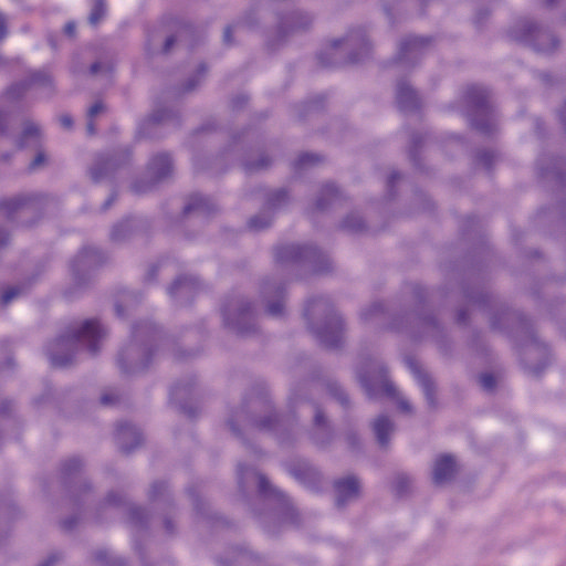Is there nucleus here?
<instances>
[{"instance_id":"f704fd0d","label":"nucleus","mask_w":566,"mask_h":566,"mask_svg":"<svg viewBox=\"0 0 566 566\" xmlns=\"http://www.w3.org/2000/svg\"><path fill=\"white\" fill-rule=\"evenodd\" d=\"M104 111V105L101 103V102H96L95 104H93L88 112H87V117H88V123H87V133L90 135H93L95 133V127H94V124H93V118L95 116H97L99 113H102Z\"/></svg>"},{"instance_id":"680f3d73","label":"nucleus","mask_w":566,"mask_h":566,"mask_svg":"<svg viewBox=\"0 0 566 566\" xmlns=\"http://www.w3.org/2000/svg\"><path fill=\"white\" fill-rule=\"evenodd\" d=\"M399 178H400L399 174L395 171V172L390 174V176L388 178V184L391 185L396 179H399Z\"/></svg>"},{"instance_id":"4468645a","label":"nucleus","mask_w":566,"mask_h":566,"mask_svg":"<svg viewBox=\"0 0 566 566\" xmlns=\"http://www.w3.org/2000/svg\"><path fill=\"white\" fill-rule=\"evenodd\" d=\"M250 478H254V479L258 480L259 491L263 495H274V496H277V497L282 496V494H281V492L279 490H276V489H274V488H272L270 485V483H269V481L266 480L265 476H263L262 474L256 472L251 467H245V465L239 464L238 465L239 483L243 485V484L248 483Z\"/></svg>"},{"instance_id":"e2e57ef3","label":"nucleus","mask_w":566,"mask_h":566,"mask_svg":"<svg viewBox=\"0 0 566 566\" xmlns=\"http://www.w3.org/2000/svg\"><path fill=\"white\" fill-rule=\"evenodd\" d=\"M560 118L566 124V103L564 104V106L560 111Z\"/></svg>"},{"instance_id":"4c0bfd02","label":"nucleus","mask_w":566,"mask_h":566,"mask_svg":"<svg viewBox=\"0 0 566 566\" xmlns=\"http://www.w3.org/2000/svg\"><path fill=\"white\" fill-rule=\"evenodd\" d=\"M382 312H384L382 304L375 303L361 312V317H363V319L368 321V319H371L374 316L382 314Z\"/></svg>"},{"instance_id":"13d9d810","label":"nucleus","mask_w":566,"mask_h":566,"mask_svg":"<svg viewBox=\"0 0 566 566\" xmlns=\"http://www.w3.org/2000/svg\"><path fill=\"white\" fill-rule=\"evenodd\" d=\"M106 501L109 504H116V503H119L122 501V497L118 496V499H115V494L111 493V494H108Z\"/></svg>"},{"instance_id":"e433bc0d","label":"nucleus","mask_w":566,"mask_h":566,"mask_svg":"<svg viewBox=\"0 0 566 566\" xmlns=\"http://www.w3.org/2000/svg\"><path fill=\"white\" fill-rule=\"evenodd\" d=\"M22 293L20 286H10L1 295V302L3 305H8L12 300L17 298Z\"/></svg>"},{"instance_id":"09e8293b","label":"nucleus","mask_w":566,"mask_h":566,"mask_svg":"<svg viewBox=\"0 0 566 566\" xmlns=\"http://www.w3.org/2000/svg\"><path fill=\"white\" fill-rule=\"evenodd\" d=\"M122 229H127V224L123 223V224H118V226L114 227V229L112 231V238L114 240H119L124 237V234L120 233Z\"/></svg>"},{"instance_id":"8fccbe9b","label":"nucleus","mask_w":566,"mask_h":566,"mask_svg":"<svg viewBox=\"0 0 566 566\" xmlns=\"http://www.w3.org/2000/svg\"><path fill=\"white\" fill-rule=\"evenodd\" d=\"M45 159V156L43 153H39L35 158L33 159L32 164H31V168L32 169H36L38 167H40L42 165V163L44 161Z\"/></svg>"},{"instance_id":"4be33fe9","label":"nucleus","mask_w":566,"mask_h":566,"mask_svg":"<svg viewBox=\"0 0 566 566\" xmlns=\"http://www.w3.org/2000/svg\"><path fill=\"white\" fill-rule=\"evenodd\" d=\"M214 203L207 197L195 195L189 198V201L184 208L185 214L197 212L199 214H209L214 210Z\"/></svg>"},{"instance_id":"39448f33","label":"nucleus","mask_w":566,"mask_h":566,"mask_svg":"<svg viewBox=\"0 0 566 566\" xmlns=\"http://www.w3.org/2000/svg\"><path fill=\"white\" fill-rule=\"evenodd\" d=\"M488 98L486 90L481 86L472 85L467 91V101L472 108L471 124L482 133H491L495 127V118Z\"/></svg>"},{"instance_id":"0e129e2a","label":"nucleus","mask_w":566,"mask_h":566,"mask_svg":"<svg viewBox=\"0 0 566 566\" xmlns=\"http://www.w3.org/2000/svg\"><path fill=\"white\" fill-rule=\"evenodd\" d=\"M350 62H359L361 61V56H359L357 53L352 54Z\"/></svg>"},{"instance_id":"473e14b6","label":"nucleus","mask_w":566,"mask_h":566,"mask_svg":"<svg viewBox=\"0 0 566 566\" xmlns=\"http://www.w3.org/2000/svg\"><path fill=\"white\" fill-rule=\"evenodd\" d=\"M337 196V188L332 184L326 185L322 190V197L317 200V209H324L328 205V202H325V198H328L332 201L336 199Z\"/></svg>"},{"instance_id":"a211bd4d","label":"nucleus","mask_w":566,"mask_h":566,"mask_svg":"<svg viewBox=\"0 0 566 566\" xmlns=\"http://www.w3.org/2000/svg\"><path fill=\"white\" fill-rule=\"evenodd\" d=\"M332 49L338 51L358 49L364 55L369 52V43L364 34L360 32H354L348 34L344 39L335 40L332 44Z\"/></svg>"},{"instance_id":"0eeeda50","label":"nucleus","mask_w":566,"mask_h":566,"mask_svg":"<svg viewBox=\"0 0 566 566\" xmlns=\"http://www.w3.org/2000/svg\"><path fill=\"white\" fill-rule=\"evenodd\" d=\"M224 323L240 334H247L254 328V314L251 304L242 298L229 301L223 310Z\"/></svg>"},{"instance_id":"ea45409f","label":"nucleus","mask_w":566,"mask_h":566,"mask_svg":"<svg viewBox=\"0 0 566 566\" xmlns=\"http://www.w3.org/2000/svg\"><path fill=\"white\" fill-rule=\"evenodd\" d=\"M286 199V192L285 190H277L271 195L269 198V205L270 207L274 208L280 206L282 202H284Z\"/></svg>"},{"instance_id":"cd10ccee","label":"nucleus","mask_w":566,"mask_h":566,"mask_svg":"<svg viewBox=\"0 0 566 566\" xmlns=\"http://www.w3.org/2000/svg\"><path fill=\"white\" fill-rule=\"evenodd\" d=\"M107 13L106 0H91V12L88 15V22L92 25H97Z\"/></svg>"},{"instance_id":"1a4fd4ad","label":"nucleus","mask_w":566,"mask_h":566,"mask_svg":"<svg viewBox=\"0 0 566 566\" xmlns=\"http://www.w3.org/2000/svg\"><path fill=\"white\" fill-rule=\"evenodd\" d=\"M359 380L367 395L370 397L379 394L391 397L395 396V387L388 380L387 371L382 366L378 368L377 374L373 377L366 374H359Z\"/></svg>"},{"instance_id":"bf43d9fd","label":"nucleus","mask_w":566,"mask_h":566,"mask_svg":"<svg viewBox=\"0 0 566 566\" xmlns=\"http://www.w3.org/2000/svg\"><path fill=\"white\" fill-rule=\"evenodd\" d=\"M57 558L56 556H50L44 563H42L40 566H53L56 563Z\"/></svg>"},{"instance_id":"f3484780","label":"nucleus","mask_w":566,"mask_h":566,"mask_svg":"<svg viewBox=\"0 0 566 566\" xmlns=\"http://www.w3.org/2000/svg\"><path fill=\"white\" fill-rule=\"evenodd\" d=\"M396 98L399 108L403 112L415 111L420 106L417 93L406 82L397 84Z\"/></svg>"},{"instance_id":"9d476101","label":"nucleus","mask_w":566,"mask_h":566,"mask_svg":"<svg viewBox=\"0 0 566 566\" xmlns=\"http://www.w3.org/2000/svg\"><path fill=\"white\" fill-rule=\"evenodd\" d=\"M429 38L419 35H409L405 38L399 48V62L407 64L416 61L424 50L430 45Z\"/></svg>"},{"instance_id":"7c9ffc66","label":"nucleus","mask_w":566,"mask_h":566,"mask_svg":"<svg viewBox=\"0 0 566 566\" xmlns=\"http://www.w3.org/2000/svg\"><path fill=\"white\" fill-rule=\"evenodd\" d=\"M274 294L275 296H277V298L273 302H269L268 304V313L271 315V316H274V317H277L280 315L283 314V311H284V304H283V297H282V294H283V291L281 287H276L274 290Z\"/></svg>"},{"instance_id":"a18cd8bd","label":"nucleus","mask_w":566,"mask_h":566,"mask_svg":"<svg viewBox=\"0 0 566 566\" xmlns=\"http://www.w3.org/2000/svg\"><path fill=\"white\" fill-rule=\"evenodd\" d=\"M245 411H239L235 413L234 418H231L228 421V426L230 427L233 433L239 434V429L235 427L234 420H245Z\"/></svg>"},{"instance_id":"2f4dec72","label":"nucleus","mask_w":566,"mask_h":566,"mask_svg":"<svg viewBox=\"0 0 566 566\" xmlns=\"http://www.w3.org/2000/svg\"><path fill=\"white\" fill-rule=\"evenodd\" d=\"M272 222V217L268 212H261L260 214L254 216L249 221V227L255 231L263 230L268 228Z\"/></svg>"},{"instance_id":"774afa93","label":"nucleus","mask_w":566,"mask_h":566,"mask_svg":"<svg viewBox=\"0 0 566 566\" xmlns=\"http://www.w3.org/2000/svg\"><path fill=\"white\" fill-rule=\"evenodd\" d=\"M297 399H298L297 395H293V396L290 398V400H291V402H292L293 405H294V403H296Z\"/></svg>"},{"instance_id":"a878e982","label":"nucleus","mask_w":566,"mask_h":566,"mask_svg":"<svg viewBox=\"0 0 566 566\" xmlns=\"http://www.w3.org/2000/svg\"><path fill=\"white\" fill-rule=\"evenodd\" d=\"M270 411V415L264 417L260 420H253L251 422L252 427H255L260 430H266V431H273L276 434L281 433V431L285 430V424L283 420L277 419L276 416L272 419L273 415L272 411Z\"/></svg>"},{"instance_id":"7ed1b4c3","label":"nucleus","mask_w":566,"mask_h":566,"mask_svg":"<svg viewBox=\"0 0 566 566\" xmlns=\"http://www.w3.org/2000/svg\"><path fill=\"white\" fill-rule=\"evenodd\" d=\"M132 337V342L120 349L117 358V364L125 374L143 371L150 364L155 328L150 324L137 325Z\"/></svg>"},{"instance_id":"f8f14e48","label":"nucleus","mask_w":566,"mask_h":566,"mask_svg":"<svg viewBox=\"0 0 566 566\" xmlns=\"http://www.w3.org/2000/svg\"><path fill=\"white\" fill-rule=\"evenodd\" d=\"M102 261L101 253L96 248L83 249L72 261L71 270L76 280L81 279L82 273H86L90 269L99 264Z\"/></svg>"},{"instance_id":"4d7b16f0","label":"nucleus","mask_w":566,"mask_h":566,"mask_svg":"<svg viewBox=\"0 0 566 566\" xmlns=\"http://www.w3.org/2000/svg\"><path fill=\"white\" fill-rule=\"evenodd\" d=\"M231 33H232V29L231 28H227L224 30V33H223V41L226 43H230L231 42Z\"/></svg>"},{"instance_id":"9b49d317","label":"nucleus","mask_w":566,"mask_h":566,"mask_svg":"<svg viewBox=\"0 0 566 566\" xmlns=\"http://www.w3.org/2000/svg\"><path fill=\"white\" fill-rule=\"evenodd\" d=\"M51 83V75L46 71H38L32 73L28 81L11 85L4 93V98L10 102L17 101L23 96L29 87L34 85L50 86Z\"/></svg>"},{"instance_id":"b1692460","label":"nucleus","mask_w":566,"mask_h":566,"mask_svg":"<svg viewBox=\"0 0 566 566\" xmlns=\"http://www.w3.org/2000/svg\"><path fill=\"white\" fill-rule=\"evenodd\" d=\"M373 430L378 443L385 447L388 443V437L394 431V423L386 416H379L373 422Z\"/></svg>"},{"instance_id":"c9c22d12","label":"nucleus","mask_w":566,"mask_h":566,"mask_svg":"<svg viewBox=\"0 0 566 566\" xmlns=\"http://www.w3.org/2000/svg\"><path fill=\"white\" fill-rule=\"evenodd\" d=\"M343 227L349 231H359L364 228V220L358 214H350L344 220Z\"/></svg>"},{"instance_id":"aec40b11","label":"nucleus","mask_w":566,"mask_h":566,"mask_svg":"<svg viewBox=\"0 0 566 566\" xmlns=\"http://www.w3.org/2000/svg\"><path fill=\"white\" fill-rule=\"evenodd\" d=\"M455 472V461L451 455L438 458L433 467V482L443 484L449 481Z\"/></svg>"},{"instance_id":"5701e85b","label":"nucleus","mask_w":566,"mask_h":566,"mask_svg":"<svg viewBox=\"0 0 566 566\" xmlns=\"http://www.w3.org/2000/svg\"><path fill=\"white\" fill-rule=\"evenodd\" d=\"M312 22L310 14L301 11H293L284 17L281 21V27L284 30H300L305 29Z\"/></svg>"},{"instance_id":"6ab92c4d","label":"nucleus","mask_w":566,"mask_h":566,"mask_svg":"<svg viewBox=\"0 0 566 566\" xmlns=\"http://www.w3.org/2000/svg\"><path fill=\"white\" fill-rule=\"evenodd\" d=\"M406 364L417 380L418 385L422 388L426 399L430 406L434 405L433 400V386L430 377L423 373L418 363L411 358L406 360Z\"/></svg>"},{"instance_id":"3c124183","label":"nucleus","mask_w":566,"mask_h":566,"mask_svg":"<svg viewBox=\"0 0 566 566\" xmlns=\"http://www.w3.org/2000/svg\"><path fill=\"white\" fill-rule=\"evenodd\" d=\"M60 123L64 128H71L73 125V119L70 115H62L60 117Z\"/></svg>"},{"instance_id":"f03ea898","label":"nucleus","mask_w":566,"mask_h":566,"mask_svg":"<svg viewBox=\"0 0 566 566\" xmlns=\"http://www.w3.org/2000/svg\"><path fill=\"white\" fill-rule=\"evenodd\" d=\"M304 316L315 337L327 347H337L343 339V321L325 297L307 302Z\"/></svg>"},{"instance_id":"69168bd1","label":"nucleus","mask_w":566,"mask_h":566,"mask_svg":"<svg viewBox=\"0 0 566 566\" xmlns=\"http://www.w3.org/2000/svg\"><path fill=\"white\" fill-rule=\"evenodd\" d=\"M96 558H97L98 560L103 562V560L106 558V554H105V553H103V552H98V553L96 554Z\"/></svg>"},{"instance_id":"c756f323","label":"nucleus","mask_w":566,"mask_h":566,"mask_svg":"<svg viewBox=\"0 0 566 566\" xmlns=\"http://www.w3.org/2000/svg\"><path fill=\"white\" fill-rule=\"evenodd\" d=\"M292 473L295 476V479H297L298 481H301L302 483L306 484L310 488L314 486V482L318 478L317 471L310 467L296 469Z\"/></svg>"},{"instance_id":"052dcab7","label":"nucleus","mask_w":566,"mask_h":566,"mask_svg":"<svg viewBox=\"0 0 566 566\" xmlns=\"http://www.w3.org/2000/svg\"><path fill=\"white\" fill-rule=\"evenodd\" d=\"M153 120L154 122H164V120H166V115L165 114H159V113L154 114L153 115Z\"/></svg>"},{"instance_id":"412c9836","label":"nucleus","mask_w":566,"mask_h":566,"mask_svg":"<svg viewBox=\"0 0 566 566\" xmlns=\"http://www.w3.org/2000/svg\"><path fill=\"white\" fill-rule=\"evenodd\" d=\"M30 198L27 196H15L0 201V216L12 219L15 213L27 209Z\"/></svg>"},{"instance_id":"423d86ee","label":"nucleus","mask_w":566,"mask_h":566,"mask_svg":"<svg viewBox=\"0 0 566 566\" xmlns=\"http://www.w3.org/2000/svg\"><path fill=\"white\" fill-rule=\"evenodd\" d=\"M275 259L282 264L305 261L312 264V270L315 272H323L327 269L326 256L312 245L286 244L279 247L275 251Z\"/></svg>"},{"instance_id":"393cba45","label":"nucleus","mask_w":566,"mask_h":566,"mask_svg":"<svg viewBox=\"0 0 566 566\" xmlns=\"http://www.w3.org/2000/svg\"><path fill=\"white\" fill-rule=\"evenodd\" d=\"M117 166L118 164L115 158H99L91 168V177L94 181L98 182L107 176L111 169Z\"/></svg>"},{"instance_id":"79ce46f5","label":"nucleus","mask_w":566,"mask_h":566,"mask_svg":"<svg viewBox=\"0 0 566 566\" xmlns=\"http://www.w3.org/2000/svg\"><path fill=\"white\" fill-rule=\"evenodd\" d=\"M480 384L485 390H492L495 386V378L491 374H482L480 376Z\"/></svg>"},{"instance_id":"37998d69","label":"nucleus","mask_w":566,"mask_h":566,"mask_svg":"<svg viewBox=\"0 0 566 566\" xmlns=\"http://www.w3.org/2000/svg\"><path fill=\"white\" fill-rule=\"evenodd\" d=\"M167 486L165 482H155L149 490V495L153 499L158 497L160 494H163L166 491Z\"/></svg>"},{"instance_id":"6e6552de","label":"nucleus","mask_w":566,"mask_h":566,"mask_svg":"<svg viewBox=\"0 0 566 566\" xmlns=\"http://www.w3.org/2000/svg\"><path fill=\"white\" fill-rule=\"evenodd\" d=\"M172 171V163L167 154H158L155 155L148 164L147 167V177L149 180L146 185H139V182H135L133 185V190L136 193H143L149 190L157 182L167 178Z\"/></svg>"},{"instance_id":"c03bdc74","label":"nucleus","mask_w":566,"mask_h":566,"mask_svg":"<svg viewBox=\"0 0 566 566\" xmlns=\"http://www.w3.org/2000/svg\"><path fill=\"white\" fill-rule=\"evenodd\" d=\"M270 164V160L266 156L262 155L260 160L256 164H247V170H258L268 167Z\"/></svg>"},{"instance_id":"ddd939ff","label":"nucleus","mask_w":566,"mask_h":566,"mask_svg":"<svg viewBox=\"0 0 566 566\" xmlns=\"http://www.w3.org/2000/svg\"><path fill=\"white\" fill-rule=\"evenodd\" d=\"M116 440L123 452L129 453L142 442L139 430L130 423H122L117 428Z\"/></svg>"},{"instance_id":"20e7f679","label":"nucleus","mask_w":566,"mask_h":566,"mask_svg":"<svg viewBox=\"0 0 566 566\" xmlns=\"http://www.w3.org/2000/svg\"><path fill=\"white\" fill-rule=\"evenodd\" d=\"M510 36L518 42L532 45L536 51L548 53L557 46V40L547 30L539 29L528 20H520L510 31Z\"/></svg>"},{"instance_id":"f257e3e1","label":"nucleus","mask_w":566,"mask_h":566,"mask_svg":"<svg viewBox=\"0 0 566 566\" xmlns=\"http://www.w3.org/2000/svg\"><path fill=\"white\" fill-rule=\"evenodd\" d=\"M106 332L96 319L74 324L48 347V356L55 367H65L72 363L80 348L85 347L95 354Z\"/></svg>"},{"instance_id":"58836bf2","label":"nucleus","mask_w":566,"mask_h":566,"mask_svg":"<svg viewBox=\"0 0 566 566\" xmlns=\"http://www.w3.org/2000/svg\"><path fill=\"white\" fill-rule=\"evenodd\" d=\"M113 71V65L111 63H104V62H96L91 66V73L97 74V73H104V74H111Z\"/></svg>"},{"instance_id":"338daca9","label":"nucleus","mask_w":566,"mask_h":566,"mask_svg":"<svg viewBox=\"0 0 566 566\" xmlns=\"http://www.w3.org/2000/svg\"><path fill=\"white\" fill-rule=\"evenodd\" d=\"M337 399H338L342 403H346V402H347V398H346V396H345V395H343V394H339V395L337 396Z\"/></svg>"},{"instance_id":"5fc2aeb1","label":"nucleus","mask_w":566,"mask_h":566,"mask_svg":"<svg viewBox=\"0 0 566 566\" xmlns=\"http://www.w3.org/2000/svg\"><path fill=\"white\" fill-rule=\"evenodd\" d=\"M175 42H176L175 36L167 38L165 41L164 48H163V52H165V53L169 52L170 48L174 45Z\"/></svg>"},{"instance_id":"6e6d98bb","label":"nucleus","mask_w":566,"mask_h":566,"mask_svg":"<svg viewBox=\"0 0 566 566\" xmlns=\"http://www.w3.org/2000/svg\"><path fill=\"white\" fill-rule=\"evenodd\" d=\"M9 235L2 229H0V248L4 247L8 243Z\"/></svg>"},{"instance_id":"864d4df0","label":"nucleus","mask_w":566,"mask_h":566,"mask_svg":"<svg viewBox=\"0 0 566 566\" xmlns=\"http://www.w3.org/2000/svg\"><path fill=\"white\" fill-rule=\"evenodd\" d=\"M398 406H399L400 410L403 411V412H410L411 411L410 403L407 400H405V399H399L398 400Z\"/></svg>"},{"instance_id":"2eb2a0df","label":"nucleus","mask_w":566,"mask_h":566,"mask_svg":"<svg viewBox=\"0 0 566 566\" xmlns=\"http://www.w3.org/2000/svg\"><path fill=\"white\" fill-rule=\"evenodd\" d=\"M336 504L343 506L347 501L356 497L359 492V483L355 476H347L335 482Z\"/></svg>"},{"instance_id":"de8ad7c7","label":"nucleus","mask_w":566,"mask_h":566,"mask_svg":"<svg viewBox=\"0 0 566 566\" xmlns=\"http://www.w3.org/2000/svg\"><path fill=\"white\" fill-rule=\"evenodd\" d=\"M117 396L114 392H106L101 397V402L105 406L112 405L116 401Z\"/></svg>"},{"instance_id":"c85d7f7f","label":"nucleus","mask_w":566,"mask_h":566,"mask_svg":"<svg viewBox=\"0 0 566 566\" xmlns=\"http://www.w3.org/2000/svg\"><path fill=\"white\" fill-rule=\"evenodd\" d=\"M40 129L34 123H27L20 139L21 147L35 146L39 142Z\"/></svg>"},{"instance_id":"603ef678","label":"nucleus","mask_w":566,"mask_h":566,"mask_svg":"<svg viewBox=\"0 0 566 566\" xmlns=\"http://www.w3.org/2000/svg\"><path fill=\"white\" fill-rule=\"evenodd\" d=\"M76 24L74 22H67L64 27V32L69 36H73L75 34Z\"/></svg>"},{"instance_id":"49530a36","label":"nucleus","mask_w":566,"mask_h":566,"mask_svg":"<svg viewBox=\"0 0 566 566\" xmlns=\"http://www.w3.org/2000/svg\"><path fill=\"white\" fill-rule=\"evenodd\" d=\"M205 73V66H201L200 67V71L199 73L196 75L195 78H191L188 83H187V86H186V91H190V90H193L198 84H199V81L200 78L202 77Z\"/></svg>"},{"instance_id":"bb28decb","label":"nucleus","mask_w":566,"mask_h":566,"mask_svg":"<svg viewBox=\"0 0 566 566\" xmlns=\"http://www.w3.org/2000/svg\"><path fill=\"white\" fill-rule=\"evenodd\" d=\"M312 411L314 412V424H315V433L314 440L317 443H325V439L321 438L319 434L327 436L329 433L328 424L324 419V416L318 406L315 403H311Z\"/></svg>"},{"instance_id":"dca6fc26","label":"nucleus","mask_w":566,"mask_h":566,"mask_svg":"<svg viewBox=\"0 0 566 566\" xmlns=\"http://www.w3.org/2000/svg\"><path fill=\"white\" fill-rule=\"evenodd\" d=\"M198 283L192 276H184L177 279L168 289V293L172 298L180 302L189 300L197 291Z\"/></svg>"},{"instance_id":"72a5a7b5","label":"nucleus","mask_w":566,"mask_h":566,"mask_svg":"<svg viewBox=\"0 0 566 566\" xmlns=\"http://www.w3.org/2000/svg\"><path fill=\"white\" fill-rule=\"evenodd\" d=\"M83 467V462L80 458H71L62 464V472L65 476H70L78 472Z\"/></svg>"},{"instance_id":"a19ab883","label":"nucleus","mask_w":566,"mask_h":566,"mask_svg":"<svg viewBox=\"0 0 566 566\" xmlns=\"http://www.w3.org/2000/svg\"><path fill=\"white\" fill-rule=\"evenodd\" d=\"M318 157L316 155H313V154H303L298 157L297 161H296V166L297 167H305V166H308V165H312L316 161H318Z\"/></svg>"}]
</instances>
